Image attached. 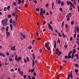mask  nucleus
Here are the masks:
<instances>
[{
	"mask_svg": "<svg viewBox=\"0 0 79 79\" xmlns=\"http://www.w3.org/2000/svg\"><path fill=\"white\" fill-rule=\"evenodd\" d=\"M2 24L3 26H6L8 24V21L6 19H4L2 21Z\"/></svg>",
	"mask_w": 79,
	"mask_h": 79,
	"instance_id": "nucleus-1",
	"label": "nucleus"
},
{
	"mask_svg": "<svg viewBox=\"0 0 79 79\" xmlns=\"http://www.w3.org/2000/svg\"><path fill=\"white\" fill-rule=\"evenodd\" d=\"M48 26L49 29H51L52 31H53V28H52V26H51V25H50V24L49 23H48Z\"/></svg>",
	"mask_w": 79,
	"mask_h": 79,
	"instance_id": "nucleus-2",
	"label": "nucleus"
},
{
	"mask_svg": "<svg viewBox=\"0 0 79 79\" xmlns=\"http://www.w3.org/2000/svg\"><path fill=\"white\" fill-rule=\"evenodd\" d=\"M72 16V14H71V13H69L68 14L66 15L67 18H70Z\"/></svg>",
	"mask_w": 79,
	"mask_h": 79,
	"instance_id": "nucleus-3",
	"label": "nucleus"
},
{
	"mask_svg": "<svg viewBox=\"0 0 79 79\" xmlns=\"http://www.w3.org/2000/svg\"><path fill=\"white\" fill-rule=\"evenodd\" d=\"M1 31L3 33L5 31V27H2L1 29Z\"/></svg>",
	"mask_w": 79,
	"mask_h": 79,
	"instance_id": "nucleus-4",
	"label": "nucleus"
},
{
	"mask_svg": "<svg viewBox=\"0 0 79 79\" xmlns=\"http://www.w3.org/2000/svg\"><path fill=\"white\" fill-rule=\"evenodd\" d=\"M15 48H16V46H14L13 47L11 48V50L15 51V50H16V49H15Z\"/></svg>",
	"mask_w": 79,
	"mask_h": 79,
	"instance_id": "nucleus-5",
	"label": "nucleus"
},
{
	"mask_svg": "<svg viewBox=\"0 0 79 79\" xmlns=\"http://www.w3.org/2000/svg\"><path fill=\"white\" fill-rule=\"evenodd\" d=\"M20 35H21V36L23 37V38H25V37H26V36H25V35H23V33L21 32L20 33Z\"/></svg>",
	"mask_w": 79,
	"mask_h": 79,
	"instance_id": "nucleus-6",
	"label": "nucleus"
},
{
	"mask_svg": "<svg viewBox=\"0 0 79 79\" xmlns=\"http://www.w3.org/2000/svg\"><path fill=\"white\" fill-rule=\"evenodd\" d=\"M76 49H74L73 50V52L72 53V54L74 55L75 53H76Z\"/></svg>",
	"mask_w": 79,
	"mask_h": 79,
	"instance_id": "nucleus-7",
	"label": "nucleus"
},
{
	"mask_svg": "<svg viewBox=\"0 0 79 79\" xmlns=\"http://www.w3.org/2000/svg\"><path fill=\"white\" fill-rule=\"evenodd\" d=\"M17 61H19L20 60H22L21 57H19L17 59Z\"/></svg>",
	"mask_w": 79,
	"mask_h": 79,
	"instance_id": "nucleus-8",
	"label": "nucleus"
},
{
	"mask_svg": "<svg viewBox=\"0 0 79 79\" xmlns=\"http://www.w3.org/2000/svg\"><path fill=\"white\" fill-rule=\"evenodd\" d=\"M2 56L3 57H5V55L4 54L0 53V56Z\"/></svg>",
	"mask_w": 79,
	"mask_h": 79,
	"instance_id": "nucleus-9",
	"label": "nucleus"
},
{
	"mask_svg": "<svg viewBox=\"0 0 79 79\" xmlns=\"http://www.w3.org/2000/svg\"><path fill=\"white\" fill-rule=\"evenodd\" d=\"M6 36L7 37H8V36H9L10 35V33L9 32H8V31H7L6 32Z\"/></svg>",
	"mask_w": 79,
	"mask_h": 79,
	"instance_id": "nucleus-10",
	"label": "nucleus"
},
{
	"mask_svg": "<svg viewBox=\"0 0 79 79\" xmlns=\"http://www.w3.org/2000/svg\"><path fill=\"white\" fill-rule=\"evenodd\" d=\"M49 46V44H47V43H46L45 44V47L46 48H47V47H48Z\"/></svg>",
	"mask_w": 79,
	"mask_h": 79,
	"instance_id": "nucleus-11",
	"label": "nucleus"
},
{
	"mask_svg": "<svg viewBox=\"0 0 79 79\" xmlns=\"http://www.w3.org/2000/svg\"><path fill=\"white\" fill-rule=\"evenodd\" d=\"M32 62L33 63L32 66V67H34V64H35V62H34V60H32Z\"/></svg>",
	"mask_w": 79,
	"mask_h": 79,
	"instance_id": "nucleus-12",
	"label": "nucleus"
},
{
	"mask_svg": "<svg viewBox=\"0 0 79 79\" xmlns=\"http://www.w3.org/2000/svg\"><path fill=\"white\" fill-rule=\"evenodd\" d=\"M55 44H54V48H56V41H55V40L54 41Z\"/></svg>",
	"mask_w": 79,
	"mask_h": 79,
	"instance_id": "nucleus-13",
	"label": "nucleus"
},
{
	"mask_svg": "<svg viewBox=\"0 0 79 79\" xmlns=\"http://www.w3.org/2000/svg\"><path fill=\"white\" fill-rule=\"evenodd\" d=\"M12 25L13 26H16V23H13Z\"/></svg>",
	"mask_w": 79,
	"mask_h": 79,
	"instance_id": "nucleus-14",
	"label": "nucleus"
},
{
	"mask_svg": "<svg viewBox=\"0 0 79 79\" xmlns=\"http://www.w3.org/2000/svg\"><path fill=\"white\" fill-rule=\"evenodd\" d=\"M8 28H9V27L7 26V27L6 28V31L7 32V31H8Z\"/></svg>",
	"mask_w": 79,
	"mask_h": 79,
	"instance_id": "nucleus-15",
	"label": "nucleus"
},
{
	"mask_svg": "<svg viewBox=\"0 0 79 79\" xmlns=\"http://www.w3.org/2000/svg\"><path fill=\"white\" fill-rule=\"evenodd\" d=\"M10 23H13V19H10Z\"/></svg>",
	"mask_w": 79,
	"mask_h": 79,
	"instance_id": "nucleus-16",
	"label": "nucleus"
},
{
	"mask_svg": "<svg viewBox=\"0 0 79 79\" xmlns=\"http://www.w3.org/2000/svg\"><path fill=\"white\" fill-rule=\"evenodd\" d=\"M46 48H47V50H50V49H51L50 47V46H49Z\"/></svg>",
	"mask_w": 79,
	"mask_h": 79,
	"instance_id": "nucleus-17",
	"label": "nucleus"
},
{
	"mask_svg": "<svg viewBox=\"0 0 79 79\" xmlns=\"http://www.w3.org/2000/svg\"><path fill=\"white\" fill-rule=\"evenodd\" d=\"M10 27L11 30H13V29H12V28L13 27V26L12 25V24H10Z\"/></svg>",
	"mask_w": 79,
	"mask_h": 79,
	"instance_id": "nucleus-18",
	"label": "nucleus"
},
{
	"mask_svg": "<svg viewBox=\"0 0 79 79\" xmlns=\"http://www.w3.org/2000/svg\"><path fill=\"white\" fill-rule=\"evenodd\" d=\"M73 52V51H70V52L68 54V56H69L71 54V53Z\"/></svg>",
	"mask_w": 79,
	"mask_h": 79,
	"instance_id": "nucleus-19",
	"label": "nucleus"
},
{
	"mask_svg": "<svg viewBox=\"0 0 79 79\" xmlns=\"http://www.w3.org/2000/svg\"><path fill=\"white\" fill-rule=\"evenodd\" d=\"M13 4L14 5V6H16V5H17V3H16V2H13Z\"/></svg>",
	"mask_w": 79,
	"mask_h": 79,
	"instance_id": "nucleus-20",
	"label": "nucleus"
},
{
	"mask_svg": "<svg viewBox=\"0 0 79 79\" xmlns=\"http://www.w3.org/2000/svg\"><path fill=\"white\" fill-rule=\"evenodd\" d=\"M12 16H16V15H15V12H13L12 13Z\"/></svg>",
	"mask_w": 79,
	"mask_h": 79,
	"instance_id": "nucleus-21",
	"label": "nucleus"
},
{
	"mask_svg": "<svg viewBox=\"0 0 79 79\" xmlns=\"http://www.w3.org/2000/svg\"><path fill=\"white\" fill-rule=\"evenodd\" d=\"M70 2H68V1H67V4L68 5H69L71 4V3Z\"/></svg>",
	"mask_w": 79,
	"mask_h": 79,
	"instance_id": "nucleus-22",
	"label": "nucleus"
},
{
	"mask_svg": "<svg viewBox=\"0 0 79 79\" xmlns=\"http://www.w3.org/2000/svg\"><path fill=\"white\" fill-rule=\"evenodd\" d=\"M18 2H19V3H18L17 4H18V5H19V4L21 3V0H19Z\"/></svg>",
	"mask_w": 79,
	"mask_h": 79,
	"instance_id": "nucleus-23",
	"label": "nucleus"
},
{
	"mask_svg": "<svg viewBox=\"0 0 79 79\" xmlns=\"http://www.w3.org/2000/svg\"><path fill=\"white\" fill-rule=\"evenodd\" d=\"M32 56L33 58V59H35V55H34V54H32Z\"/></svg>",
	"mask_w": 79,
	"mask_h": 79,
	"instance_id": "nucleus-24",
	"label": "nucleus"
},
{
	"mask_svg": "<svg viewBox=\"0 0 79 79\" xmlns=\"http://www.w3.org/2000/svg\"><path fill=\"white\" fill-rule=\"evenodd\" d=\"M61 6H63L64 5V2H61Z\"/></svg>",
	"mask_w": 79,
	"mask_h": 79,
	"instance_id": "nucleus-25",
	"label": "nucleus"
},
{
	"mask_svg": "<svg viewBox=\"0 0 79 79\" xmlns=\"http://www.w3.org/2000/svg\"><path fill=\"white\" fill-rule=\"evenodd\" d=\"M11 17V15L10 14L8 15V18H10Z\"/></svg>",
	"mask_w": 79,
	"mask_h": 79,
	"instance_id": "nucleus-26",
	"label": "nucleus"
},
{
	"mask_svg": "<svg viewBox=\"0 0 79 79\" xmlns=\"http://www.w3.org/2000/svg\"><path fill=\"white\" fill-rule=\"evenodd\" d=\"M61 3V0H59L58 1V3L59 4V5H60V3Z\"/></svg>",
	"mask_w": 79,
	"mask_h": 79,
	"instance_id": "nucleus-27",
	"label": "nucleus"
},
{
	"mask_svg": "<svg viewBox=\"0 0 79 79\" xmlns=\"http://www.w3.org/2000/svg\"><path fill=\"white\" fill-rule=\"evenodd\" d=\"M10 6H9L7 7V8L8 11H9V10H10Z\"/></svg>",
	"mask_w": 79,
	"mask_h": 79,
	"instance_id": "nucleus-28",
	"label": "nucleus"
},
{
	"mask_svg": "<svg viewBox=\"0 0 79 79\" xmlns=\"http://www.w3.org/2000/svg\"><path fill=\"white\" fill-rule=\"evenodd\" d=\"M78 71H79L78 70H77V69H75V73H78Z\"/></svg>",
	"mask_w": 79,
	"mask_h": 79,
	"instance_id": "nucleus-29",
	"label": "nucleus"
},
{
	"mask_svg": "<svg viewBox=\"0 0 79 79\" xmlns=\"http://www.w3.org/2000/svg\"><path fill=\"white\" fill-rule=\"evenodd\" d=\"M56 52H57V53H58L59 52H60V51H59V49H56Z\"/></svg>",
	"mask_w": 79,
	"mask_h": 79,
	"instance_id": "nucleus-30",
	"label": "nucleus"
},
{
	"mask_svg": "<svg viewBox=\"0 0 79 79\" xmlns=\"http://www.w3.org/2000/svg\"><path fill=\"white\" fill-rule=\"evenodd\" d=\"M69 76H70V77L71 78V79H73V75L72 74H69Z\"/></svg>",
	"mask_w": 79,
	"mask_h": 79,
	"instance_id": "nucleus-31",
	"label": "nucleus"
},
{
	"mask_svg": "<svg viewBox=\"0 0 79 79\" xmlns=\"http://www.w3.org/2000/svg\"><path fill=\"white\" fill-rule=\"evenodd\" d=\"M74 23V20H73L72 22H71V24L72 25H73Z\"/></svg>",
	"mask_w": 79,
	"mask_h": 79,
	"instance_id": "nucleus-32",
	"label": "nucleus"
},
{
	"mask_svg": "<svg viewBox=\"0 0 79 79\" xmlns=\"http://www.w3.org/2000/svg\"><path fill=\"white\" fill-rule=\"evenodd\" d=\"M62 34H63V37H66V35H64V33H63Z\"/></svg>",
	"mask_w": 79,
	"mask_h": 79,
	"instance_id": "nucleus-33",
	"label": "nucleus"
},
{
	"mask_svg": "<svg viewBox=\"0 0 79 79\" xmlns=\"http://www.w3.org/2000/svg\"><path fill=\"white\" fill-rule=\"evenodd\" d=\"M9 60L10 61H13V59L12 58H10L9 59Z\"/></svg>",
	"mask_w": 79,
	"mask_h": 79,
	"instance_id": "nucleus-34",
	"label": "nucleus"
},
{
	"mask_svg": "<svg viewBox=\"0 0 79 79\" xmlns=\"http://www.w3.org/2000/svg\"><path fill=\"white\" fill-rule=\"evenodd\" d=\"M33 2H35V3H37V0H33Z\"/></svg>",
	"mask_w": 79,
	"mask_h": 79,
	"instance_id": "nucleus-35",
	"label": "nucleus"
},
{
	"mask_svg": "<svg viewBox=\"0 0 79 79\" xmlns=\"http://www.w3.org/2000/svg\"><path fill=\"white\" fill-rule=\"evenodd\" d=\"M26 59L27 60V61H28V62H29V57H27L26 58Z\"/></svg>",
	"mask_w": 79,
	"mask_h": 79,
	"instance_id": "nucleus-36",
	"label": "nucleus"
},
{
	"mask_svg": "<svg viewBox=\"0 0 79 79\" xmlns=\"http://www.w3.org/2000/svg\"><path fill=\"white\" fill-rule=\"evenodd\" d=\"M23 77H24V79H25V78H26V77H27V75H24Z\"/></svg>",
	"mask_w": 79,
	"mask_h": 79,
	"instance_id": "nucleus-37",
	"label": "nucleus"
},
{
	"mask_svg": "<svg viewBox=\"0 0 79 79\" xmlns=\"http://www.w3.org/2000/svg\"><path fill=\"white\" fill-rule=\"evenodd\" d=\"M6 8H7L6 7H4V10L5 11H6V10H7V9Z\"/></svg>",
	"mask_w": 79,
	"mask_h": 79,
	"instance_id": "nucleus-38",
	"label": "nucleus"
},
{
	"mask_svg": "<svg viewBox=\"0 0 79 79\" xmlns=\"http://www.w3.org/2000/svg\"><path fill=\"white\" fill-rule=\"evenodd\" d=\"M24 62L25 63H27V61H26V58H24Z\"/></svg>",
	"mask_w": 79,
	"mask_h": 79,
	"instance_id": "nucleus-39",
	"label": "nucleus"
},
{
	"mask_svg": "<svg viewBox=\"0 0 79 79\" xmlns=\"http://www.w3.org/2000/svg\"><path fill=\"white\" fill-rule=\"evenodd\" d=\"M64 22H63L62 23V27H63V26H64Z\"/></svg>",
	"mask_w": 79,
	"mask_h": 79,
	"instance_id": "nucleus-40",
	"label": "nucleus"
},
{
	"mask_svg": "<svg viewBox=\"0 0 79 79\" xmlns=\"http://www.w3.org/2000/svg\"><path fill=\"white\" fill-rule=\"evenodd\" d=\"M31 73H34V70H33V69H31Z\"/></svg>",
	"mask_w": 79,
	"mask_h": 79,
	"instance_id": "nucleus-41",
	"label": "nucleus"
},
{
	"mask_svg": "<svg viewBox=\"0 0 79 79\" xmlns=\"http://www.w3.org/2000/svg\"><path fill=\"white\" fill-rule=\"evenodd\" d=\"M40 11L41 12V13H43V9L41 8L40 10Z\"/></svg>",
	"mask_w": 79,
	"mask_h": 79,
	"instance_id": "nucleus-42",
	"label": "nucleus"
},
{
	"mask_svg": "<svg viewBox=\"0 0 79 79\" xmlns=\"http://www.w3.org/2000/svg\"><path fill=\"white\" fill-rule=\"evenodd\" d=\"M42 12H40V15H42V16H43L44 14Z\"/></svg>",
	"mask_w": 79,
	"mask_h": 79,
	"instance_id": "nucleus-43",
	"label": "nucleus"
},
{
	"mask_svg": "<svg viewBox=\"0 0 79 79\" xmlns=\"http://www.w3.org/2000/svg\"><path fill=\"white\" fill-rule=\"evenodd\" d=\"M18 58V56L16 55V56H15V60L16 61H17V58Z\"/></svg>",
	"mask_w": 79,
	"mask_h": 79,
	"instance_id": "nucleus-44",
	"label": "nucleus"
},
{
	"mask_svg": "<svg viewBox=\"0 0 79 79\" xmlns=\"http://www.w3.org/2000/svg\"><path fill=\"white\" fill-rule=\"evenodd\" d=\"M65 48H66L68 47V45L66 44L64 46Z\"/></svg>",
	"mask_w": 79,
	"mask_h": 79,
	"instance_id": "nucleus-45",
	"label": "nucleus"
},
{
	"mask_svg": "<svg viewBox=\"0 0 79 79\" xmlns=\"http://www.w3.org/2000/svg\"><path fill=\"white\" fill-rule=\"evenodd\" d=\"M68 18L67 19V20L68 21H69V19L70 18H69V17H67Z\"/></svg>",
	"mask_w": 79,
	"mask_h": 79,
	"instance_id": "nucleus-46",
	"label": "nucleus"
},
{
	"mask_svg": "<svg viewBox=\"0 0 79 79\" xmlns=\"http://www.w3.org/2000/svg\"><path fill=\"white\" fill-rule=\"evenodd\" d=\"M79 27H78L77 29V32H79Z\"/></svg>",
	"mask_w": 79,
	"mask_h": 79,
	"instance_id": "nucleus-47",
	"label": "nucleus"
},
{
	"mask_svg": "<svg viewBox=\"0 0 79 79\" xmlns=\"http://www.w3.org/2000/svg\"><path fill=\"white\" fill-rule=\"evenodd\" d=\"M21 2L22 3H24V0H22Z\"/></svg>",
	"mask_w": 79,
	"mask_h": 79,
	"instance_id": "nucleus-48",
	"label": "nucleus"
},
{
	"mask_svg": "<svg viewBox=\"0 0 79 79\" xmlns=\"http://www.w3.org/2000/svg\"><path fill=\"white\" fill-rule=\"evenodd\" d=\"M76 56L77 59H79V56L78 55V54L76 55Z\"/></svg>",
	"mask_w": 79,
	"mask_h": 79,
	"instance_id": "nucleus-49",
	"label": "nucleus"
},
{
	"mask_svg": "<svg viewBox=\"0 0 79 79\" xmlns=\"http://www.w3.org/2000/svg\"><path fill=\"white\" fill-rule=\"evenodd\" d=\"M36 10L37 11H39V8H36Z\"/></svg>",
	"mask_w": 79,
	"mask_h": 79,
	"instance_id": "nucleus-50",
	"label": "nucleus"
},
{
	"mask_svg": "<svg viewBox=\"0 0 79 79\" xmlns=\"http://www.w3.org/2000/svg\"><path fill=\"white\" fill-rule=\"evenodd\" d=\"M74 54H72V57H71V58L72 59H73V57H74Z\"/></svg>",
	"mask_w": 79,
	"mask_h": 79,
	"instance_id": "nucleus-51",
	"label": "nucleus"
},
{
	"mask_svg": "<svg viewBox=\"0 0 79 79\" xmlns=\"http://www.w3.org/2000/svg\"><path fill=\"white\" fill-rule=\"evenodd\" d=\"M46 6L47 8L48 7V3L46 5Z\"/></svg>",
	"mask_w": 79,
	"mask_h": 79,
	"instance_id": "nucleus-52",
	"label": "nucleus"
},
{
	"mask_svg": "<svg viewBox=\"0 0 79 79\" xmlns=\"http://www.w3.org/2000/svg\"><path fill=\"white\" fill-rule=\"evenodd\" d=\"M58 35L59 37H61V34H60V33H59V34H58Z\"/></svg>",
	"mask_w": 79,
	"mask_h": 79,
	"instance_id": "nucleus-53",
	"label": "nucleus"
},
{
	"mask_svg": "<svg viewBox=\"0 0 79 79\" xmlns=\"http://www.w3.org/2000/svg\"><path fill=\"white\" fill-rule=\"evenodd\" d=\"M45 23H46V22L45 21H43V25H45Z\"/></svg>",
	"mask_w": 79,
	"mask_h": 79,
	"instance_id": "nucleus-54",
	"label": "nucleus"
},
{
	"mask_svg": "<svg viewBox=\"0 0 79 79\" xmlns=\"http://www.w3.org/2000/svg\"><path fill=\"white\" fill-rule=\"evenodd\" d=\"M28 77L29 78V79H31V76L30 75H28Z\"/></svg>",
	"mask_w": 79,
	"mask_h": 79,
	"instance_id": "nucleus-55",
	"label": "nucleus"
},
{
	"mask_svg": "<svg viewBox=\"0 0 79 79\" xmlns=\"http://www.w3.org/2000/svg\"><path fill=\"white\" fill-rule=\"evenodd\" d=\"M6 55H7V56H8L9 55V52H6Z\"/></svg>",
	"mask_w": 79,
	"mask_h": 79,
	"instance_id": "nucleus-56",
	"label": "nucleus"
},
{
	"mask_svg": "<svg viewBox=\"0 0 79 79\" xmlns=\"http://www.w3.org/2000/svg\"><path fill=\"white\" fill-rule=\"evenodd\" d=\"M14 71L15 70L13 69L10 70V71H11V72H13V71Z\"/></svg>",
	"mask_w": 79,
	"mask_h": 79,
	"instance_id": "nucleus-57",
	"label": "nucleus"
},
{
	"mask_svg": "<svg viewBox=\"0 0 79 79\" xmlns=\"http://www.w3.org/2000/svg\"><path fill=\"white\" fill-rule=\"evenodd\" d=\"M68 56H67L66 55L65 56V59H67V58H68Z\"/></svg>",
	"mask_w": 79,
	"mask_h": 79,
	"instance_id": "nucleus-58",
	"label": "nucleus"
},
{
	"mask_svg": "<svg viewBox=\"0 0 79 79\" xmlns=\"http://www.w3.org/2000/svg\"><path fill=\"white\" fill-rule=\"evenodd\" d=\"M33 74H34V76H36V73H35V72H34L33 73Z\"/></svg>",
	"mask_w": 79,
	"mask_h": 79,
	"instance_id": "nucleus-59",
	"label": "nucleus"
},
{
	"mask_svg": "<svg viewBox=\"0 0 79 79\" xmlns=\"http://www.w3.org/2000/svg\"><path fill=\"white\" fill-rule=\"evenodd\" d=\"M60 55H61V52H59V56H60Z\"/></svg>",
	"mask_w": 79,
	"mask_h": 79,
	"instance_id": "nucleus-60",
	"label": "nucleus"
},
{
	"mask_svg": "<svg viewBox=\"0 0 79 79\" xmlns=\"http://www.w3.org/2000/svg\"><path fill=\"white\" fill-rule=\"evenodd\" d=\"M70 78V75H68V77L67 78V79H69Z\"/></svg>",
	"mask_w": 79,
	"mask_h": 79,
	"instance_id": "nucleus-61",
	"label": "nucleus"
},
{
	"mask_svg": "<svg viewBox=\"0 0 79 79\" xmlns=\"http://www.w3.org/2000/svg\"><path fill=\"white\" fill-rule=\"evenodd\" d=\"M59 10L60 11H63V10H62V8H60Z\"/></svg>",
	"mask_w": 79,
	"mask_h": 79,
	"instance_id": "nucleus-62",
	"label": "nucleus"
},
{
	"mask_svg": "<svg viewBox=\"0 0 79 79\" xmlns=\"http://www.w3.org/2000/svg\"><path fill=\"white\" fill-rule=\"evenodd\" d=\"M45 10H44L43 13H44V14H45Z\"/></svg>",
	"mask_w": 79,
	"mask_h": 79,
	"instance_id": "nucleus-63",
	"label": "nucleus"
},
{
	"mask_svg": "<svg viewBox=\"0 0 79 79\" xmlns=\"http://www.w3.org/2000/svg\"><path fill=\"white\" fill-rule=\"evenodd\" d=\"M27 4H26L25 5V7H27Z\"/></svg>",
	"mask_w": 79,
	"mask_h": 79,
	"instance_id": "nucleus-64",
	"label": "nucleus"
}]
</instances>
